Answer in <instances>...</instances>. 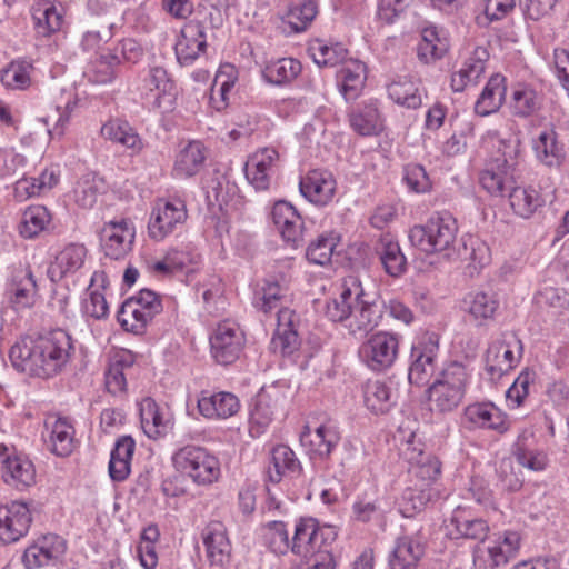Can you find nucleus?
Returning <instances> with one entry per match:
<instances>
[{"instance_id": "nucleus-1", "label": "nucleus", "mask_w": 569, "mask_h": 569, "mask_svg": "<svg viewBox=\"0 0 569 569\" xmlns=\"http://www.w3.org/2000/svg\"><path fill=\"white\" fill-rule=\"evenodd\" d=\"M73 352L71 336L56 329L37 338L26 337L17 341L10 349L9 358L17 370L47 379L60 373Z\"/></svg>"}, {"instance_id": "nucleus-2", "label": "nucleus", "mask_w": 569, "mask_h": 569, "mask_svg": "<svg viewBox=\"0 0 569 569\" xmlns=\"http://www.w3.org/2000/svg\"><path fill=\"white\" fill-rule=\"evenodd\" d=\"M458 224L449 212H436L423 224L413 226L409 231L411 244L427 254L447 252L452 257Z\"/></svg>"}, {"instance_id": "nucleus-3", "label": "nucleus", "mask_w": 569, "mask_h": 569, "mask_svg": "<svg viewBox=\"0 0 569 569\" xmlns=\"http://www.w3.org/2000/svg\"><path fill=\"white\" fill-rule=\"evenodd\" d=\"M469 377L463 363L458 361L448 363L428 389L430 409L447 413L458 408L465 398Z\"/></svg>"}, {"instance_id": "nucleus-4", "label": "nucleus", "mask_w": 569, "mask_h": 569, "mask_svg": "<svg viewBox=\"0 0 569 569\" xmlns=\"http://www.w3.org/2000/svg\"><path fill=\"white\" fill-rule=\"evenodd\" d=\"M172 463L177 471L199 486L216 482L221 473L218 458L198 446L188 445L178 449L172 456Z\"/></svg>"}, {"instance_id": "nucleus-5", "label": "nucleus", "mask_w": 569, "mask_h": 569, "mask_svg": "<svg viewBox=\"0 0 569 569\" xmlns=\"http://www.w3.org/2000/svg\"><path fill=\"white\" fill-rule=\"evenodd\" d=\"M522 341L513 332H505L491 341L485 353V371L491 381H497L520 362Z\"/></svg>"}, {"instance_id": "nucleus-6", "label": "nucleus", "mask_w": 569, "mask_h": 569, "mask_svg": "<svg viewBox=\"0 0 569 569\" xmlns=\"http://www.w3.org/2000/svg\"><path fill=\"white\" fill-rule=\"evenodd\" d=\"M187 219V206L182 199H158L150 212L148 234L154 241H163L176 231L182 229Z\"/></svg>"}, {"instance_id": "nucleus-7", "label": "nucleus", "mask_w": 569, "mask_h": 569, "mask_svg": "<svg viewBox=\"0 0 569 569\" xmlns=\"http://www.w3.org/2000/svg\"><path fill=\"white\" fill-rule=\"evenodd\" d=\"M400 336L390 331H378L359 347L360 361L371 371L382 372L395 363L399 352Z\"/></svg>"}, {"instance_id": "nucleus-8", "label": "nucleus", "mask_w": 569, "mask_h": 569, "mask_svg": "<svg viewBox=\"0 0 569 569\" xmlns=\"http://www.w3.org/2000/svg\"><path fill=\"white\" fill-rule=\"evenodd\" d=\"M337 538L333 526H320L312 517H302L297 520L291 551L297 556H307L316 550L329 547Z\"/></svg>"}, {"instance_id": "nucleus-9", "label": "nucleus", "mask_w": 569, "mask_h": 569, "mask_svg": "<svg viewBox=\"0 0 569 569\" xmlns=\"http://www.w3.org/2000/svg\"><path fill=\"white\" fill-rule=\"evenodd\" d=\"M136 226L130 218H114L103 223L100 232L101 249L112 260H123L132 251Z\"/></svg>"}, {"instance_id": "nucleus-10", "label": "nucleus", "mask_w": 569, "mask_h": 569, "mask_svg": "<svg viewBox=\"0 0 569 569\" xmlns=\"http://www.w3.org/2000/svg\"><path fill=\"white\" fill-rule=\"evenodd\" d=\"M141 98L152 109L163 112L171 111L176 100V86L167 70L160 66L149 67L139 87Z\"/></svg>"}, {"instance_id": "nucleus-11", "label": "nucleus", "mask_w": 569, "mask_h": 569, "mask_svg": "<svg viewBox=\"0 0 569 569\" xmlns=\"http://www.w3.org/2000/svg\"><path fill=\"white\" fill-rule=\"evenodd\" d=\"M246 338L239 325L232 320L219 322L210 336V350L213 359L223 366L239 359Z\"/></svg>"}, {"instance_id": "nucleus-12", "label": "nucleus", "mask_w": 569, "mask_h": 569, "mask_svg": "<svg viewBox=\"0 0 569 569\" xmlns=\"http://www.w3.org/2000/svg\"><path fill=\"white\" fill-rule=\"evenodd\" d=\"M462 423L470 431L482 430L498 435L506 433L511 427L508 415L491 401L468 405L462 412Z\"/></svg>"}, {"instance_id": "nucleus-13", "label": "nucleus", "mask_w": 569, "mask_h": 569, "mask_svg": "<svg viewBox=\"0 0 569 569\" xmlns=\"http://www.w3.org/2000/svg\"><path fill=\"white\" fill-rule=\"evenodd\" d=\"M2 480L10 487L23 490L36 483V468L32 461L14 447L0 443Z\"/></svg>"}, {"instance_id": "nucleus-14", "label": "nucleus", "mask_w": 569, "mask_h": 569, "mask_svg": "<svg viewBox=\"0 0 569 569\" xmlns=\"http://www.w3.org/2000/svg\"><path fill=\"white\" fill-rule=\"evenodd\" d=\"M439 351L438 337L426 333L411 348V365L408 379L412 385H423L435 371V361Z\"/></svg>"}, {"instance_id": "nucleus-15", "label": "nucleus", "mask_w": 569, "mask_h": 569, "mask_svg": "<svg viewBox=\"0 0 569 569\" xmlns=\"http://www.w3.org/2000/svg\"><path fill=\"white\" fill-rule=\"evenodd\" d=\"M201 538L210 568L227 569L231 562L232 546L226 526L211 521L203 528Z\"/></svg>"}, {"instance_id": "nucleus-16", "label": "nucleus", "mask_w": 569, "mask_h": 569, "mask_svg": "<svg viewBox=\"0 0 569 569\" xmlns=\"http://www.w3.org/2000/svg\"><path fill=\"white\" fill-rule=\"evenodd\" d=\"M88 258L89 250L83 243L69 242L56 252L48 274L52 281L78 277L86 268Z\"/></svg>"}, {"instance_id": "nucleus-17", "label": "nucleus", "mask_w": 569, "mask_h": 569, "mask_svg": "<svg viewBox=\"0 0 569 569\" xmlns=\"http://www.w3.org/2000/svg\"><path fill=\"white\" fill-rule=\"evenodd\" d=\"M301 196L317 207H326L333 201L337 182L333 174L325 169L309 170L299 182Z\"/></svg>"}, {"instance_id": "nucleus-18", "label": "nucleus", "mask_w": 569, "mask_h": 569, "mask_svg": "<svg viewBox=\"0 0 569 569\" xmlns=\"http://www.w3.org/2000/svg\"><path fill=\"white\" fill-rule=\"evenodd\" d=\"M207 34L206 28L199 21L191 20L180 30V34L174 44V52L178 62L181 66H191L206 52Z\"/></svg>"}, {"instance_id": "nucleus-19", "label": "nucleus", "mask_w": 569, "mask_h": 569, "mask_svg": "<svg viewBox=\"0 0 569 569\" xmlns=\"http://www.w3.org/2000/svg\"><path fill=\"white\" fill-rule=\"evenodd\" d=\"M513 163L505 157L489 160L479 174L481 187L493 197H503L515 186Z\"/></svg>"}, {"instance_id": "nucleus-20", "label": "nucleus", "mask_w": 569, "mask_h": 569, "mask_svg": "<svg viewBox=\"0 0 569 569\" xmlns=\"http://www.w3.org/2000/svg\"><path fill=\"white\" fill-rule=\"evenodd\" d=\"M64 552V540L57 535H47L24 550L22 561L27 569H37L56 565Z\"/></svg>"}, {"instance_id": "nucleus-21", "label": "nucleus", "mask_w": 569, "mask_h": 569, "mask_svg": "<svg viewBox=\"0 0 569 569\" xmlns=\"http://www.w3.org/2000/svg\"><path fill=\"white\" fill-rule=\"evenodd\" d=\"M279 162V153L273 148L256 151L244 166L248 182L258 191L267 190Z\"/></svg>"}, {"instance_id": "nucleus-22", "label": "nucleus", "mask_w": 569, "mask_h": 569, "mask_svg": "<svg viewBox=\"0 0 569 569\" xmlns=\"http://www.w3.org/2000/svg\"><path fill=\"white\" fill-rule=\"evenodd\" d=\"M31 523V515L26 503L14 501L0 507V543L18 541L27 535Z\"/></svg>"}, {"instance_id": "nucleus-23", "label": "nucleus", "mask_w": 569, "mask_h": 569, "mask_svg": "<svg viewBox=\"0 0 569 569\" xmlns=\"http://www.w3.org/2000/svg\"><path fill=\"white\" fill-rule=\"evenodd\" d=\"M7 296L16 309L32 307L38 297V284L30 267L13 268L7 284Z\"/></svg>"}, {"instance_id": "nucleus-24", "label": "nucleus", "mask_w": 569, "mask_h": 569, "mask_svg": "<svg viewBox=\"0 0 569 569\" xmlns=\"http://www.w3.org/2000/svg\"><path fill=\"white\" fill-rule=\"evenodd\" d=\"M43 438L50 451L59 457L69 456L74 448V428L66 417L48 416Z\"/></svg>"}, {"instance_id": "nucleus-25", "label": "nucleus", "mask_w": 569, "mask_h": 569, "mask_svg": "<svg viewBox=\"0 0 569 569\" xmlns=\"http://www.w3.org/2000/svg\"><path fill=\"white\" fill-rule=\"evenodd\" d=\"M520 549V535L517 531H506L490 540L486 549L477 548L475 550V561H479L485 551L488 558L485 566L491 569L507 565L513 559Z\"/></svg>"}, {"instance_id": "nucleus-26", "label": "nucleus", "mask_w": 569, "mask_h": 569, "mask_svg": "<svg viewBox=\"0 0 569 569\" xmlns=\"http://www.w3.org/2000/svg\"><path fill=\"white\" fill-rule=\"evenodd\" d=\"M341 435L339 428L333 423H322L315 429L305 427L300 435V442L309 455L328 458L339 445Z\"/></svg>"}, {"instance_id": "nucleus-27", "label": "nucleus", "mask_w": 569, "mask_h": 569, "mask_svg": "<svg viewBox=\"0 0 569 569\" xmlns=\"http://www.w3.org/2000/svg\"><path fill=\"white\" fill-rule=\"evenodd\" d=\"M349 124L360 136H377L385 129L380 103L369 99L353 107L348 113Z\"/></svg>"}, {"instance_id": "nucleus-28", "label": "nucleus", "mask_w": 569, "mask_h": 569, "mask_svg": "<svg viewBox=\"0 0 569 569\" xmlns=\"http://www.w3.org/2000/svg\"><path fill=\"white\" fill-rule=\"evenodd\" d=\"M271 218L282 239L297 248L303 238V220L296 208L290 202L277 201Z\"/></svg>"}, {"instance_id": "nucleus-29", "label": "nucleus", "mask_w": 569, "mask_h": 569, "mask_svg": "<svg viewBox=\"0 0 569 569\" xmlns=\"http://www.w3.org/2000/svg\"><path fill=\"white\" fill-rule=\"evenodd\" d=\"M197 405L200 415L212 420L227 419L236 415L240 408L238 398L226 391L210 392L203 390L199 393Z\"/></svg>"}, {"instance_id": "nucleus-30", "label": "nucleus", "mask_w": 569, "mask_h": 569, "mask_svg": "<svg viewBox=\"0 0 569 569\" xmlns=\"http://www.w3.org/2000/svg\"><path fill=\"white\" fill-rule=\"evenodd\" d=\"M425 555L423 538L415 535H402L395 541L389 558L391 569H413Z\"/></svg>"}, {"instance_id": "nucleus-31", "label": "nucleus", "mask_w": 569, "mask_h": 569, "mask_svg": "<svg viewBox=\"0 0 569 569\" xmlns=\"http://www.w3.org/2000/svg\"><path fill=\"white\" fill-rule=\"evenodd\" d=\"M450 47L448 32L436 24L422 28L421 39L417 44V57L425 63L430 64L442 59Z\"/></svg>"}, {"instance_id": "nucleus-32", "label": "nucleus", "mask_w": 569, "mask_h": 569, "mask_svg": "<svg viewBox=\"0 0 569 569\" xmlns=\"http://www.w3.org/2000/svg\"><path fill=\"white\" fill-rule=\"evenodd\" d=\"M532 150L536 159L548 168H558L566 159L565 144L555 128L541 130L532 140Z\"/></svg>"}, {"instance_id": "nucleus-33", "label": "nucleus", "mask_w": 569, "mask_h": 569, "mask_svg": "<svg viewBox=\"0 0 569 569\" xmlns=\"http://www.w3.org/2000/svg\"><path fill=\"white\" fill-rule=\"evenodd\" d=\"M380 318V307L375 301L369 300L363 292V296L359 297V300L351 308L346 328L351 335L363 336L378 326Z\"/></svg>"}, {"instance_id": "nucleus-34", "label": "nucleus", "mask_w": 569, "mask_h": 569, "mask_svg": "<svg viewBox=\"0 0 569 569\" xmlns=\"http://www.w3.org/2000/svg\"><path fill=\"white\" fill-rule=\"evenodd\" d=\"M363 296V288L356 278H349L345 281L342 290L338 298L327 302L326 316L333 322H348L351 308Z\"/></svg>"}, {"instance_id": "nucleus-35", "label": "nucleus", "mask_w": 569, "mask_h": 569, "mask_svg": "<svg viewBox=\"0 0 569 569\" xmlns=\"http://www.w3.org/2000/svg\"><path fill=\"white\" fill-rule=\"evenodd\" d=\"M140 421L143 432L152 439L164 436L171 428V415L160 408L151 398H144L139 405Z\"/></svg>"}, {"instance_id": "nucleus-36", "label": "nucleus", "mask_w": 569, "mask_h": 569, "mask_svg": "<svg viewBox=\"0 0 569 569\" xmlns=\"http://www.w3.org/2000/svg\"><path fill=\"white\" fill-rule=\"evenodd\" d=\"M101 136L111 142L119 143L130 151L131 156L139 154L144 142L137 130L126 120L111 119L100 130Z\"/></svg>"}, {"instance_id": "nucleus-37", "label": "nucleus", "mask_w": 569, "mask_h": 569, "mask_svg": "<svg viewBox=\"0 0 569 569\" xmlns=\"http://www.w3.org/2000/svg\"><path fill=\"white\" fill-rule=\"evenodd\" d=\"M415 435H410L405 457L412 467L416 477L427 482L436 481L441 475V462L431 453H426L421 448L413 445Z\"/></svg>"}, {"instance_id": "nucleus-38", "label": "nucleus", "mask_w": 569, "mask_h": 569, "mask_svg": "<svg viewBox=\"0 0 569 569\" xmlns=\"http://www.w3.org/2000/svg\"><path fill=\"white\" fill-rule=\"evenodd\" d=\"M206 159L207 150L202 142L190 141L178 151L172 173L180 179L193 177L202 169Z\"/></svg>"}, {"instance_id": "nucleus-39", "label": "nucleus", "mask_w": 569, "mask_h": 569, "mask_svg": "<svg viewBox=\"0 0 569 569\" xmlns=\"http://www.w3.org/2000/svg\"><path fill=\"white\" fill-rule=\"evenodd\" d=\"M543 100V94L533 86L518 83L511 91V113L518 118H529L542 109Z\"/></svg>"}, {"instance_id": "nucleus-40", "label": "nucleus", "mask_w": 569, "mask_h": 569, "mask_svg": "<svg viewBox=\"0 0 569 569\" xmlns=\"http://www.w3.org/2000/svg\"><path fill=\"white\" fill-rule=\"evenodd\" d=\"M388 97L397 104L417 109L422 104L423 88L418 79L401 76L388 84Z\"/></svg>"}, {"instance_id": "nucleus-41", "label": "nucleus", "mask_w": 569, "mask_h": 569, "mask_svg": "<svg viewBox=\"0 0 569 569\" xmlns=\"http://www.w3.org/2000/svg\"><path fill=\"white\" fill-rule=\"evenodd\" d=\"M60 171L56 167L46 168L38 178L23 177L14 183V197L24 201L50 191L59 182Z\"/></svg>"}, {"instance_id": "nucleus-42", "label": "nucleus", "mask_w": 569, "mask_h": 569, "mask_svg": "<svg viewBox=\"0 0 569 569\" xmlns=\"http://www.w3.org/2000/svg\"><path fill=\"white\" fill-rule=\"evenodd\" d=\"M366 82V66L358 60H348L337 72V83L346 100H355Z\"/></svg>"}, {"instance_id": "nucleus-43", "label": "nucleus", "mask_w": 569, "mask_h": 569, "mask_svg": "<svg viewBox=\"0 0 569 569\" xmlns=\"http://www.w3.org/2000/svg\"><path fill=\"white\" fill-rule=\"evenodd\" d=\"M498 308L499 301L491 292H470L463 299V309L477 326L493 319Z\"/></svg>"}, {"instance_id": "nucleus-44", "label": "nucleus", "mask_w": 569, "mask_h": 569, "mask_svg": "<svg viewBox=\"0 0 569 569\" xmlns=\"http://www.w3.org/2000/svg\"><path fill=\"white\" fill-rule=\"evenodd\" d=\"M375 250L389 276L399 277L406 271V257L399 243L390 234L381 236Z\"/></svg>"}, {"instance_id": "nucleus-45", "label": "nucleus", "mask_w": 569, "mask_h": 569, "mask_svg": "<svg viewBox=\"0 0 569 569\" xmlns=\"http://www.w3.org/2000/svg\"><path fill=\"white\" fill-rule=\"evenodd\" d=\"M457 258L467 261L469 268L479 271L490 263L491 252L489 246L479 237L466 234L461 237V247L457 251Z\"/></svg>"}, {"instance_id": "nucleus-46", "label": "nucleus", "mask_w": 569, "mask_h": 569, "mask_svg": "<svg viewBox=\"0 0 569 569\" xmlns=\"http://www.w3.org/2000/svg\"><path fill=\"white\" fill-rule=\"evenodd\" d=\"M505 97V78L500 74L492 76L475 103L476 113L485 117L496 112L501 107Z\"/></svg>"}, {"instance_id": "nucleus-47", "label": "nucleus", "mask_w": 569, "mask_h": 569, "mask_svg": "<svg viewBox=\"0 0 569 569\" xmlns=\"http://www.w3.org/2000/svg\"><path fill=\"white\" fill-rule=\"evenodd\" d=\"M273 419V407L270 392L262 390L253 399L249 411V432L252 437H260Z\"/></svg>"}, {"instance_id": "nucleus-48", "label": "nucleus", "mask_w": 569, "mask_h": 569, "mask_svg": "<svg viewBox=\"0 0 569 569\" xmlns=\"http://www.w3.org/2000/svg\"><path fill=\"white\" fill-rule=\"evenodd\" d=\"M366 407L373 413H386L396 403L392 389L382 381H368L363 387Z\"/></svg>"}, {"instance_id": "nucleus-49", "label": "nucleus", "mask_w": 569, "mask_h": 569, "mask_svg": "<svg viewBox=\"0 0 569 569\" xmlns=\"http://www.w3.org/2000/svg\"><path fill=\"white\" fill-rule=\"evenodd\" d=\"M32 19L37 32L43 37L60 30L62 16L49 0H39L31 8Z\"/></svg>"}, {"instance_id": "nucleus-50", "label": "nucleus", "mask_w": 569, "mask_h": 569, "mask_svg": "<svg viewBox=\"0 0 569 569\" xmlns=\"http://www.w3.org/2000/svg\"><path fill=\"white\" fill-rule=\"evenodd\" d=\"M271 465L273 469L270 467L268 473L270 481L274 483L279 482L282 476L299 473L301 469L296 453L287 445H278L272 449Z\"/></svg>"}, {"instance_id": "nucleus-51", "label": "nucleus", "mask_w": 569, "mask_h": 569, "mask_svg": "<svg viewBox=\"0 0 569 569\" xmlns=\"http://www.w3.org/2000/svg\"><path fill=\"white\" fill-rule=\"evenodd\" d=\"M456 538L481 540L487 537L489 527L481 518H475L462 508H457L451 517Z\"/></svg>"}, {"instance_id": "nucleus-52", "label": "nucleus", "mask_w": 569, "mask_h": 569, "mask_svg": "<svg viewBox=\"0 0 569 569\" xmlns=\"http://www.w3.org/2000/svg\"><path fill=\"white\" fill-rule=\"evenodd\" d=\"M509 202L516 214L530 218L543 204L540 193L532 187H512Z\"/></svg>"}, {"instance_id": "nucleus-53", "label": "nucleus", "mask_w": 569, "mask_h": 569, "mask_svg": "<svg viewBox=\"0 0 569 569\" xmlns=\"http://www.w3.org/2000/svg\"><path fill=\"white\" fill-rule=\"evenodd\" d=\"M50 222L51 214L44 206H30L22 213L20 234L28 239L34 238L44 231Z\"/></svg>"}, {"instance_id": "nucleus-54", "label": "nucleus", "mask_w": 569, "mask_h": 569, "mask_svg": "<svg viewBox=\"0 0 569 569\" xmlns=\"http://www.w3.org/2000/svg\"><path fill=\"white\" fill-rule=\"evenodd\" d=\"M286 292L287 287L283 281L267 280L264 284L254 292L253 307L263 313H269L280 307Z\"/></svg>"}, {"instance_id": "nucleus-55", "label": "nucleus", "mask_w": 569, "mask_h": 569, "mask_svg": "<svg viewBox=\"0 0 569 569\" xmlns=\"http://www.w3.org/2000/svg\"><path fill=\"white\" fill-rule=\"evenodd\" d=\"M301 72V63L293 58H282L268 63L263 70L264 79L282 86L295 80Z\"/></svg>"}, {"instance_id": "nucleus-56", "label": "nucleus", "mask_w": 569, "mask_h": 569, "mask_svg": "<svg viewBox=\"0 0 569 569\" xmlns=\"http://www.w3.org/2000/svg\"><path fill=\"white\" fill-rule=\"evenodd\" d=\"M308 53L319 67H335L345 62L347 50L341 43L327 44L322 40H315L310 43Z\"/></svg>"}, {"instance_id": "nucleus-57", "label": "nucleus", "mask_w": 569, "mask_h": 569, "mask_svg": "<svg viewBox=\"0 0 569 569\" xmlns=\"http://www.w3.org/2000/svg\"><path fill=\"white\" fill-rule=\"evenodd\" d=\"M102 187V179L91 173L84 174L77 181L72 190V199L81 208H92Z\"/></svg>"}, {"instance_id": "nucleus-58", "label": "nucleus", "mask_w": 569, "mask_h": 569, "mask_svg": "<svg viewBox=\"0 0 569 569\" xmlns=\"http://www.w3.org/2000/svg\"><path fill=\"white\" fill-rule=\"evenodd\" d=\"M33 66L27 60H14L0 73L2 84L8 89L24 90L31 83Z\"/></svg>"}, {"instance_id": "nucleus-59", "label": "nucleus", "mask_w": 569, "mask_h": 569, "mask_svg": "<svg viewBox=\"0 0 569 569\" xmlns=\"http://www.w3.org/2000/svg\"><path fill=\"white\" fill-rule=\"evenodd\" d=\"M187 262V257L183 252L171 250L161 259H149L146 261L147 271L158 278L171 277L178 271H181Z\"/></svg>"}, {"instance_id": "nucleus-60", "label": "nucleus", "mask_w": 569, "mask_h": 569, "mask_svg": "<svg viewBox=\"0 0 569 569\" xmlns=\"http://www.w3.org/2000/svg\"><path fill=\"white\" fill-rule=\"evenodd\" d=\"M117 319L120 326L129 332L141 335L144 332L147 326L152 320L143 313L132 300H124L121 305Z\"/></svg>"}, {"instance_id": "nucleus-61", "label": "nucleus", "mask_w": 569, "mask_h": 569, "mask_svg": "<svg viewBox=\"0 0 569 569\" xmlns=\"http://www.w3.org/2000/svg\"><path fill=\"white\" fill-rule=\"evenodd\" d=\"M339 242V237L335 232L321 234L316 241L311 242L306 251V257L310 263L326 266L331 261L332 253Z\"/></svg>"}, {"instance_id": "nucleus-62", "label": "nucleus", "mask_w": 569, "mask_h": 569, "mask_svg": "<svg viewBox=\"0 0 569 569\" xmlns=\"http://www.w3.org/2000/svg\"><path fill=\"white\" fill-rule=\"evenodd\" d=\"M264 545L274 553L286 555L291 550V540L286 523L282 521H270L262 528Z\"/></svg>"}, {"instance_id": "nucleus-63", "label": "nucleus", "mask_w": 569, "mask_h": 569, "mask_svg": "<svg viewBox=\"0 0 569 569\" xmlns=\"http://www.w3.org/2000/svg\"><path fill=\"white\" fill-rule=\"evenodd\" d=\"M513 456L520 466L532 471H542L548 465L547 453L542 449L531 448L520 440L515 446Z\"/></svg>"}, {"instance_id": "nucleus-64", "label": "nucleus", "mask_w": 569, "mask_h": 569, "mask_svg": "<svg viewBox=\"0 0 569 569\" xmlns=\"http://www.w3.org/2000/svg\"><path fill=\"white\" fill-rule=\"evenodd\" d=\"M234 83V68L227 64L217 73L212 89V101L217 110H221L227 106L228 94L233 89Z\"/></svg>"}]
</instances>
